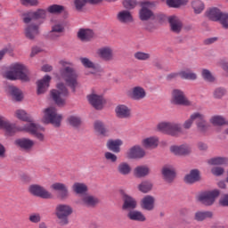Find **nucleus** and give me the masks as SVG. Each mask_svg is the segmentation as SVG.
<instances>
[{"mask_svg":"<svg viewBox=\"0 0 228 228\" xmlns=\"http://www.w3.org/2000/svg\"><path fill=\"white\" fill-rule=\"evenodd\" d=\"M28 220L32 224H39V222H41L42 220V216H40L39 213H32L29 215Z\"/></svg>","mask_w":228,"mask_h":228,"instance_id":"nucleus-55","label":"nucleus"},{"mask_svg":"<svg viewBox=\"0 0 228 228\" xmlns=\"http://www.w3.org/2000/svg\"><path fill=\"white\" fill-rule=\"evenodd\" d=\"M46 12H48V13L58 15L62 13V12H65V7L60 4H52L46 8Z\"/></svg>","mask_w":228,"mask_h":228,"instance_id":"nucleus-43","label":"nucleus"},{"mask_svg":"<svg viewBox=\"0 0 228 228\" xmlns=\"http://www.w3.org/2000/svg\"><path fill=\"white\" fill-rule=\"evenodd\" d=\"M13 48L12 46H6L3 50L0 51V60H3L4 58V54H12Z\"/></svg>","mask_w":228,"mask_h":228,"instance_id":"nucleus-59","label":"nucleus"},{"mask_svg":"<svg viewBox=\"0 0 228 228\" xmlns=\"http://www.w3.org/2000/svg\"><path fill=\"white\" fill-rule=\"evenodd\" d=\"M6 92L12 97V99H14V101H20L24 97L22 92L13 86H8Z\"/></svg>","mask_w":228,"mask_h":228,"instance_id":"nucleus-33","label":"nucleus"},{"mask_svg":"<svg viewBox=\"0 0 228 228\" xmlns=\"http://www.w3.org/2000/svg\"><path fill=\"white\" fill-rule=\"evenodd\" d=\"M224 94H225V90H224L222 88L216 89V91L214 93V96L216 99H220V97H224Z\"/></svg>","mask_w":228,"mask_h":228,"instance_id":"nucleus-61","label":"nucleus"},{"mask_svg":"<svg viewBox=\"0 0 228 228\" xmlns=\"http://www.w3.org/2000/svg\"><path fill=\"white\" fill-rule=\"evenodd\" d=\"M189 0H167V4L169 8H179L188 4Z\"/></svg>","mask_w":228,"mask_h":228,"instance_id":"nucleus-46","label":"nucleus"},{"mask_svg":"<svg viewBox=\"0 0 228 228\" xmlns=\"http://www.w3.org/2000/svg\"><path fill=\"white\" fill-rule=\"evenodd\" d=\"M168 20L172 31H174V33H179L183 28V23L181 22V20H179V18L176 16H171L169 17Z\"/></svg>","mask_w":228,"mask_h":228,"instance_id":"nucleus-32","label":"nucleus"},{"mask_svg":"<svg viewBox=\"0 0 228 228\" xmlns=\"http://www.w3.org/2000/svg\"><path fill=\"white\" fill-rule=\"evenodd\" d=\"M200 174L197 169L191 170L190 174L184 177V182L187 183V184H193V183H197V181H200Z\"/></svg>","mask_w":228,"mask_h":228,"instance_id":"nucleus-34","label":"nucleus"},{"mask_svg":"<svg viewBox=\"0 0 228 228\" xmlns=\"http://www.w3.org/2000/svg\"><path fill=\"white\" fill-rule=\"evenodd\" d=\"M86 4V0H74V6L77 12H83V8H85Z\"/></svg>","mask_w":228,"mask_h":228,"instance_id":"nucleus-53","label":"nucleus"},{"mask_svg":"<svg viewBox=\"0 0 228 228\" xmlns=\"http://www.w3.org/2000/svg\"><path fill=\"white\" fill-rule=\"evenodd\" d=\"M123 5L126 10H133L136 7V0H124Z\"/></svg>","mask_w":228,"mask_h":228,"instance_id":"nucleus-56","label":"nucleus"},{"mask_svg":"<svg viewBox=\"0 0 228 228\" xmlns=\"http://www.w3.org/2000/svg\"><path fill=\"white\" fill-rule=\"evenodd\" d=\"M117 19L121 24H131V22H134L133 14H131V12L123 10L119 12L117 15Z\"/></svg>","mask_w":228,"mask_h":228,"instance_id":"nucleus-23","label":"nucleus"},{"mask_svg":"<svg viewBox=\"0 0 228 228\" xmlns=\"http://www.w3.org/2000/svg\"><path fill=\"white\" fill-rule=\"evenodd\" d=\"M208 165H227L228 159L224 157H216L208 160Z\"/></svg>","mask_w":228,"mask_h":228,"instance_id":"nucleus-47","label":"nucleus"},{"mask_svg":"<svg viewBox=\"0 0 228 228\" xmlns=\"http://www.w3.org/2000/svg\"><path fill=\"white\" fill-rule=\"evenodd\" d=\"M87 99L90 104H92V106L95 108V110H102V108L104 107V103L106 102L102 95L97 94L95 93H93L92 94L87 96Z\"/></svg>","mask_w":228,"mask_h":228,"instance_id":"nucleus-14","label":"nucleus"},{"mask_svg":"<svg viewBox=\"0 0 228 228\" xmlns=\"http://www.w3.org/2000/svg\"><path fill=\"white\" fill-rule=\"evenodd\" d=\"M139 191H142V193H149L152 190V183L151 182H142L138 186Z\"/></svg>","mask_w":228,"mask_h":228,"instance_id":"nucleus-50","label":"nucleus"},{"mask_svg":"<svg viewBox=\"0 0 228 228\" xmlns=\"http://www.w3.org/2000/svg\"><path fill=\"white\" fill-rule=\"evenodd\" d=\"M63 25L61 23H57L52 27V30L49 33L50 38L52 40H56V38L60 37V34L63 33Z\"/></svg>","mask_w":228,"mask_h":228,"instance_id":"nucleus-35","label":"nucleus"},{"mask_svg":"<svg viewBox=\"0 0 228 228\" xmlns=\"http://www.w3.org/2000/svg\"><path fill=\"white\" fill-rule=\"evenodd\" d=\"M162 175L167 183H172L175 177V169L172 166H165L162 168Z\"/></svg>","mask_w":228,"mask_h":228,"instance_id":"nucleus-27","label":"nucleus"},{"mask_svg":"<svg viewBox=\"0 0 228 228\" xmlns=\"http://www.w3.org/2000/svg\"><path fill=\"white\" fill-rule=\"evenodd\" d=\"M210 124H212V126H225L226 124H228V121L225 120V118H224V116H220V115H214L210 118L209 119Z\"/></svg>","mask_w":228,"mask_h":228,"instance_id":"nucleus-38","label":"nucleus"},{"mask_svg":"<svg viewBox=\"0 0 228 228\" xmlns=\"http://www.w3.org/2000/svg\"><path fill=\"white\" fill-rule=\"evenodd\" d=\"M131 166L127 162H121L118 166V172L121 175H129L131 174Z\"/></svg>","mask_w":228,"mask_h":228,"instance_id":"nucleus-40","label":"nucleus"},{"mask_svg":"<svg viewBox=\"0 0 228 228\" xmlns=\"http://www.w3.org/2000/svg\"><path fill=\"white\" fill-rule=\"evenodd\" d=\"M192 8L195 13H202L204 11V3L200 0H194L192 2Z\"/></svg>","mask_w":228,"mask_h":228,"instance_id":"nucleus-49","label":"nucleus"},{"mask_svg":"<svg viewBox=\"0 0 228 228\" xmlns=\"http://www.w3.org/2000/svg\"><path fill=\"white\" fill-rule=\"evenodd\" d=\"M149 175V167L145 166H139L134 168V175L135 177H145V175Z\"/></svg>","mask_w":228,"mask_h":228,"instance_id":"nucleus-45","label":"nucleus"},{"mask_svg":"<svg viewBox=\"0 0 228 228\" xmlns=\"http://www.w3.org/2000/svg\"><path fill=\"white\" fill-rule=\"evenodd\" d=\"M198 149L200 151H207L208 150V144H206L204 142H199L198 143Z\"/></svg>","mask_w":228,"mask_h":228,"instance_id":"nucleus-64","label":"nucleus"},{"mask_svg":"<svg viewBox=\"0 0 228 228\" xmlns=\"http://www.w3.org/2000/svg\"><path fill=\"white\" fill-rule=\"evenodd\" d=\"M104 156H105V159H107V161H110V163H117V159H118L117 155H115L110 151H107V152H105Z\"/></svg>","mask_w":228,"mask_h":228,"instance_id":"nucleus-58","label":"nucleus"},{"mask_svg":"<svg viewBox=\"0 0 228 228\" xmlns=\"http://www.w3.org/2000/svg\"><path fill=\"white\" fill-rule=\"evenodd\" d=\"M94 130L102 136H108V129L104 126L102 121H95L94 124Z\"/></svg>","mask_w":228,"mask_h":228,"instance_id":"nucleus-42","label":"nucleus"},{"mask_svg":"<svg viewBox=\"0 0 228 228\" xmlns=\"http://www.w3.org/2000/svg\"><path fill=\"white\" fill-rule=\"evenodd\" d=\"M143 147L146 149H156L159 145V138L158 136H151L142 140Z\"/></svg>","mask_w":228,"mask_h":228,"instance_id":"nucleus-29","label":"nucleus"},{"mask_svg":"<svg viewBox=\"0 0 228 228\" xmlns=\"http://www.w3.org/2000/svg\"><path fill=\"white\" fill-rule=\"evenodd\" d=\"M41 70L43 72H51V70H53V66L49 64H45L42 66Z\"/></svg>","mask_w":228,"mask_h":228,"instance_id":"nucleus-63","label":"nucleus"},{"mask_svg":"<svg viewBox=\"0 0 228 228\" xmlns=\"http://www.w3.org/2000/svg\"><path fill=\"white\" fill-rule=\"evenodd\" d=\"M128 95L134 101H142V99H145L147 92H145V88L142 86H135L128 92Z\"/></svg>","mask_w":228,"mask_h":228,"instance_id":"nucleus-15","label":"nucleus"},{"mask_svg":"<svg viewBox=\"0 0 228 228\" xmlns=\"http://www.w3.org/2000/svg\"><path fill=\"white\" fill-rule=\"evenodd\" d=\"M23 6H38L40 2L38 0H20Z\"/></svg>","mask_w":228,"mask_h":228,"instance_id":"nucleus-57","label":"nucleus"},{"mask_svg":"<svg viewBox=\"0 0 228 228\" xmlns=\"http://www.w3.org/2000/svg\"><path fill=\"white\" fill-rule=\"evenodd\" d=\"M207 17L214 22H220L223 28H228V13L223 12L216 7L210 8L207 11Z\"/></svg>","mask_w":228,"mask_h":228,"instance_id":"nucleus-9","label":"nucleus"},{"mask_svg":"<svg viewBox=\"0 0 228 228\" xmlns=\"http://www.w3.org/2000/svg\"><path fill=\"white\" fill-rule=\"evenodd\" d=\"M126 158L128 159H140V158H143L145 156V151H143L140 145L132 146L126 151Z\"/></svg>","mask_w":228,"mask_h":228,"instance_id":"nucleus-18","label":"nucleus"},{"mask_svg":"<svg viewBox=\"0 0 228 228\" xmlns=\"http://www.w3.org/2000/svg\"><path fill=\"white\" fill-rule=\"evenodd\" d=\"M170 151L175 156H186L191 152V148L188 144H182L180 146L173 145L170 147Z\"/></svg>","mask_w":228,"mask_h":228,"instance_id":"nucleus-21","label":"nucleus"},{"mask_svg":"<svg viewBox=\"0 0 228 228\" xmlns=\"http://www.w3.org/2000/svg\"><path fill=\"white\" fill-rule=\"evenodd\" d=\"M68 122L70 126H73V127H77V126L81 125V118L78 116H69Z\"/></svg>","mask_w":228,"mask_h":228,"instance_id":"nucleus-52","label":"nucleus"},{"mask_svg":"<svg viewBox=\"0 0 228 228\" xmlns=\"http://www.w3.org/2000/svg\"><path fill=\"white\" fill-rule=\"evenodd\" d=\"M123 209L129 211V209H135L137 203H136V200H134V198L123 193Z\"/></svg>","mask_w":228,"mask_h":228,"instance_id":"nucleus-26","label":"nucleus"},{"mask_svg":"<svg viewBox=\"0 0 228 228\" xmlns=\"http://www.w3.org/2000/svg\"><path fill=\"white\" fill-rule=\"evenodd\" d=\"M61 66L57 79L59 81H64L73 92H76V87L79 86L77 82V72L72 69V62L67 60L60 61Z\"/></svg>","mask_w":228,"mask_h":228,"instance_id":"nucleus-2","label":"nucleus"},{"mask_svg":"<svg viewBox=\"0 0 228 228\" xmlns=\"http://www.w3.org/2000/svg\"><path fill=\"white\" fill-rule=\"evenodd\" d=\"M201 76L205 81H208V83H213L215 81V77L213 74H211V71L209 69H202Z\"/></svg>","mask_w":228,"mask_h":228,"instance_id":"nucleus-51","label":"nucleus"},{"mask_svg":"<svg viewBox=\"0 0 228 228\" xmlns=\"http://www.w3.org/2000/svg\"><path fill=\"white\" fill-rule=\"evenodd\" d=\"M115 113L118 118H127L131 116V110L124 104H119L116 107Z\"/></svg>","mask_w":228,"mask_h":228,"instance_id":"nucleus-25","label":"nucleus"},{"mask_svg":"<svg viewBox=\"0 0 228 228\" xmlns=\"http://www.w3.org/2000/svg\"><path fill=\"white\" fill-rule=\"evenodd\" d=\"M51 189L54 191H59V198L61 200L69 199V187H67L65 183H54L51 185Z\"/></svg>","mask_w":228,"mask_h":228,"instance_id":"nucleus-19","label":"nucleus"},{"mask_svg":"<svg viewBox=\"0 0 228 228\" xmlns=\"http://www.w3.org/2000/svg\"><path fill=\"white\" fill-rule=\"evenodd\" d=\"M155 202H156V200L154 199V197L151 195H146L141 200V208L142 209H145L146 211H152V209H154Z\"/></svg>","mask_w":228,"mask_h":228,"instance_id":"nucleus-24","label":"nucleus"},{"mask_svg":"<svg viewBox=\"0 0 228 228\" xmlns=\"http://www.w3.org/2000/svg\"><path fill=\"white\" fill-rule=\"evenodd\" d=\"M157 131L169 136H177L180 133H183V126L177 123L160 122L157 125Z\"/></svg>","mask_w":228,"mask_h":228,"instance_id":"nucleus-8","label":"nucleus"},{"mask_svg":"<svg viewBox=\"0 0 228 228\" xmlns=\"http://www.w3.org/2000/svg\"><path fill=\"white\" fill-rule=\"evenodd\" d=\"M142 9L139 12V17L141 20H149L153 15L152 11H151V7L152 6V3L151 2H142Z\"/></svg>","mask_w":228,"mask_h":228,"instance_id":"nucleus-17","label":"nucleus"},{"mask_svg":"<svg viewBox=\"0 0 228 228\" xmlns=\"http://www.w3.org/2000/svg\"><path fill=\"white\" fill-rule=\"evenodd\" d=\"M171 102L180 106L191 105V102L189 101L188 98L184 96V93L179 89L173 90Z\"/></svg>","mask_w":228,"mask_h":228,"instance_id":"nucleus-13","label":"nucleus"},{"mask_svg":"<svg viewBox=\"0 0 228 228\" xmlns=\"http://www.w3.org/2000/svg\"><path fill=\"white\" fill-rule=\"evenodd\" d=\"M62 119L63 117L61 114H58L56 108L54 107H48L43 110V124H52L54 127H60Z\"/></svg>","mask_w":228,"mask_h":228,"instance_id":"nucleus-5","label":"nucleus"},{"mask_svg":"<svg viewBox=\"0 0 228 228\" xmlns=\"http://www.w3.org/2000/svg\"><path fill=\"white\" fill-rule=\"evenodd\" d=\"M14 116L18 120L28 123L17 126L15 124L10 123V121H8L4 117L0 116V129H4V131H5V134L12 136V134H15V133L24 132L33 134V136L37 138L39 142H44V140H45V135L44 134L45 128L33 122V118H31V116H29L26 110H17L14 112Z\"/></svg>","mask_w":228,"mask_h":228,"instance_id":"nucleus-1","label":"nucleus"},{"mask_svg":"<svg viewBox=\"0 0 228 228\" xmlns=\"http://www.w3.org/2000/svg\"><path fill=\"white\" fill-rule=\"evenodd\" d=\"M213 212L211 211H198L195 213L194 218L197 222H203L206 218H212Z\"/></svg>","mask_w":228,"mask_h":228,"instance_id":"nucleus-41","label":"nucleus"},{"mask_svg":"<svg viewBox=\"0 0 228 228\" xmlns=\"http://www.w3.org/2000/svg\"><path fill=\"white\" fill-rule=\"evenodd\" d=\"M33 19L35 20H45V19H47V9L39 8L34 12H28L23 18V22L25 24H29Z\"/></svg>","mask_w":228,"mask_h":228,"instance_id":"nucleus-11","label":"nucleus"},{"mask_svg":"<svg viewBox=\"0 0 228 228\" xmlns=\"http://www.w3.org/2000/svg\"><path fill=\"white\" fill-rule=\"evenodd\" d=\"M15 145L23 149V151H30V149H33L35 142L28 138H21L15 141Z\"/></svg>","mask_w":228,"mask_h":228,"instance_id":"nucleus-28","label":"nucleus"},{"mask_svg":"<svg viewBox=\"0 0 228 228\" xmlns=\"http://www.w3.org/2000/svg\"><path fill=\"white\" fill-rule=\"evenodd\" d=\"M97 54L104 61H111L113 60V48L110 46H103L97 50Z\"/></svg>","mask_w":228,"mask_h":228,"instance_id":"nucleus-22","label":"nucleus"},{"mask_svg":"<svg viewBox=\"0 0 228 228\" xmlns=\"http://www.w3.org/2000/svg\"><path fill=\"white\" fill-rule=\"evenodd\" d=\"M134 58L135 60L145 61V60H149V58H151V54L143 52H137L134 53Z\"/></svg>","mask_w":228,"mask_h":228,"instance_id":"nucleus-54","label":"nucleus"},{"mask_svg":"<svg viewBox=\"0 0 228 228\" xmlns=\"http://www.w3.org/2000/svg\"><path fill=\"white\" fill-rule=\"evenodd\" d=\"M72 213H74V208L69 204L61 203L55 207V216L61 225H67L69 224V216Z\"/></svg>","mask_w":228,"mask_h":228,"instance_id":"nucleus-7","label":"nucleus"},{"mask_svg":"<svg viewBox=\"0 0 228 228\" xmlns=\"http://www.w3.org/2000/svg\"><path fill=\"white\" fill-rule=\"evenodd\" d=\"M124 142L120 139H110L107 142V148L112 152H120V147H122Z\"/></svg>","mask_w":228,"mask_h":228,"instance_id":"nucleus-31","label":"nucleus"},{"mask_svg":"<svg viewBox=\"0 0 228 228\" xmlns=\"http://www.w3.org/2000/svg\"><path fill=\"white\" fill-rule=\"evenodd\" d=\"M129 220H134V222H145V216L137 210L129 211L127 214Z\"/></svg>","mask_w":228,"mask_h":228,"instance_id":"nucleus-36","label":"nucleus"},{"mask_svg":"<svg viewBox=\"0 0 228 228\" xmlns=\"http://www.w3.org/2000/svg\"><path fill=\"white\" fill-rule=\"evenodd\" d=\"M51 76L45 75L43 78L37 80V95H42V94H45L49 88V85L51 83Z\"/></svg>","mask_w":228,"mask_h":228,"instance_id":"nucleus-16","label":"nucleus"},{"mask_svg":"<svg viewBox=\"0 0 228 228\" xmlns=\"http://www.w3.org/2000/svg\"><path fill=\"white\" fill-rule=\"evenodd\" d=\"M56 88L50 92V96L57 106H65L67 98L69 97V89H67L63 82H58Z\"/></svg>","mask_w":228,"mask_h":228,"instance_id":"nucleus-4","label":"nucleus"},{"mask_svg":"<svg viewBox=\"0 0 228 228\" xmlns=\"http://www.w3.org/2000/svg\"><path fill=\"white\" fill-rule=\"evenodd\" d=\"M28 191L34 197H40V199H53V194L39 184H32L28 187Z\"/></svg>","mask_w":228,"mask_h":228,"instance_id":"nucleus-12","label":"nucleus"},{"mask_svg":"<svg viewBox=\"0 0 228 228\" xmlns=\"http://www.w3.org/2000/svg\"><path fill=\"white\" fill-rule=\"evenodd\" d=\"M77 37L82 42H88L94 38V31L90 28H80Z\"/></svg>","mask_w":228,"mask_h":228,"instance_id":"nucleus-30","label":"nucleus"},{"mask_svg":"<svg viewBox=\"0 0 228 228\" xmlns=\"http://www.w3.org/2000/svg\"><path fill=\"white\" fill-rule=\"evenodd\" d=\"M6 79L15 81L20 79V81H29V69L26 65L16 62L9 67V69L4 74Z\"/></svg>","mask_w":228,"mask_h":228,"instance_id":"nucleus-3","label":"nucleus"},{"mask_svg":"<svg viewBox=\"0 0 228 228\" xmlns=\"http://www.w3.org/2000/svg\"><path fill=\"white\" fill-rule=\"evenodd\" d=\"M24 33L27 38L33 40L40 33V26L35 23H26Z\"/></svg>","mask_w":228,"mask_h":228,"instance_id":"nucleus-20","label":"nucleus"},{"mask_svg":"<svg viewBox=\"0 0 228 228\" xmlns=\"http://www.w3.org/2000/svg\"><path fill=\"white\" fill-rule=\"evenodd\" d=\"M80 62L85 69H90L91 70H97V65L86 57H81Z\"/></svg>","mask_w":228,"mask_h":228,"instance_id":"nucleus-44","label":"nucleus"},{"mask_svg":"<svg viewBox=\"0 0 228 228\" xmlns=\"http://www.w3.org/2000/svg\"><path fill=\"white\" fill-rule=\"evenodd\" d=\"M211 172L214 175H222L224 170L223 167H214L212 168Z\"/></svg>","mask_w":228,"mask_h":228,"instance_id":"nucleus-62","label":"nucleus"},{"mask_svg":"<svg viewBox=\"0 0 228 228\" xmlns=\"http://www.w3.org/2000/svg\"><path fill=\"white\" fill-rule=\"evenodd\" d=\"M97 202H99V200L92 195L86 194L83 197V204L86 206H95Z\"/></svg>","mask_w":228,"mask_h":228,"instance_id":"nucleus-48","label":"nucleus"},{"mask_svg":"<svg viewBox=\"0 0 228 228\" xmlns=\"http://www.w3.org/2000/svg\"><path fill=\"white\" fill-rule=\"evenodd\" d=\"M179 76L182 79H187L189 81H195V79H197V74L190 69L180 71Z\"/></svg>","mask_w":228,"mask_h":228,"instance_id":"nucleus-39","label":"nucleus"},{"mask_svg":"<svg viewBox=\"0 0 228 228\" xmlns=\"http://www.w3.org/2000/svg\"><path fill=\"white\" fill-rule=\"evenodd\" d=\"M197 122V127L200 133L208 131V123H206V116L200 112H194L190 116V118L185 120L183 125L184 129H190L193 126V122Z\"/></svg>","mask_w":228,"mask_h":228,"instance_id":"nucleus-6","label":"nucleus"},{"mask_svg":"<svg viewBox=\"0 0 228 228\" xmlns=\"http://www.w3.org/2000/svg\"><path fill=\"white\" fill-rule=\"evenodd\" d=\"M219 205L224 207H228V194L221 196L219 200Z\"/></svg>","mask_w":228,"mask_h":228,"instance_id":"nucleus-60","label":"nucleus"},{"mask_svg":"<svg viewBox=\"0 0 228 228\" xmlns=\"http://www.w3.org/2000/svg\"><path fill=\"white\" fill-rule=\"evenodd\" d=\"M218 197H220V191L214 189L200 193L197 199L201 204H204V206H213Z\"/></svg>","mask_w":228,"mask_h":228,"instance_id":"nucleus-10","label":"nucleus"},{"mask_svg":"<svg viewBox=\"0 0 228 228\" xmlns=\"http://www.w3.org/2000/svg\"><path fill=\"white\" fill-rule=\"evenodd\" d=\"M72 191L77 193V195H83L84 193H86L88 191V187L84 183H75L72 185Z\"/></svg>","mask_w":228,"mask_h":228,"instance_id":"nucleus-37","label":"nucleus"}]
</instances>
